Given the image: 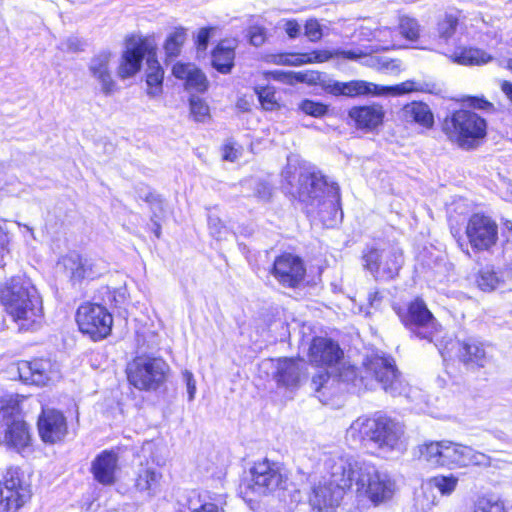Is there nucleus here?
Listing matches in <instances>:
<instances>
[{
	"label": "nucleus",
	"mask_w": 512,
	"mask_h": 512,
	"mask_svg": "<svg viewBox=\"0 0 512 512\" xmlns=\"http://www.w3.org/2000/svg\"><path fill=\"white\" fill-rule=\"evenodd\" d=\"M304 34L311 42H318L323 37V29L318 20L309 19L304 26Z\"/></svg>",
	"instance_id": "49530a36"
},
{
	"label": "nucleus",
	"mask_w": 512,
	"mask_h": 512,
	"mask_svg": "<svg viewBox=\"0 0 512 512\" xmlns=\"http://www.w3.org/2000/svg\"><path fill=\"white\" fill-rule=\"evenodd\" d=\"M450 59L460 65H481L490 62L492 57L482 49L464 47L455 50Z\"/></svg>",
	"instance_id": "473e14b6"
},
{
	"label": "nucleus",
	"mask_w": 512,
	"mask_h": 512,
	"mask_svg": "<svg viewBox=\"0 0 512 512\" xmlns=\"http://www.w3.org/2000/svg\"><path fill=\"white\" fill-rule=\"evenodd\" d=\"M152 50L153 47L146 38L139 35L128 37L117 68V74L121 79L133 77L140 71L142 61L147 55V93L151 97H156L162 92L164 71L155 59Z\"/></svg>",
	"instance_id": "7ed1b4c3"
},
{
	"label": "nucleus",
	"mask_w": 512,
	"mask_h": 512,
	"mask_svg": "<svg viewBox=\"0 0 512 512\" xmlns=\"http://www.w3.org/2000/svg\"><path fill=\"white\" fill-rule=\"evenodd\" d=\"M239 154L237 149L233 147L230 143H227L223 147V158L227 161H235L238 158Z\"/></svg>",
	"instance_id": "052dcab7"
},
{
	"label": "nucleus",
	"mask_w": 512,
	"mask_h": 512,
	"mask_svg": "<svg viewBox=\"0 0 512 512\" xmlns=\"http://www.w3.org/2000/svg\"><path fill=\"white\" fill-rule=\"evenodd\" d=\"M274 77L280 81L286 83H294V82H311L314 80V77L308 78V75L302 72H283V71H275L273 73Z\"/></svg>",
	"instance_id": "c03bdc74"
},
{
	"label": "nucleus",
	"mask_w": 512,
	"mask_h": 512,
	"mask_svg": "<svg viewBox=\"0 0 512 512\" xmlns=\"http://www.w3.org/2000/svg\"><path fill=\"white\" fill-rule=\"evenodd\" d=\"M61 47L68 52H78L83 50V43L76 37H70L61 43Z\"/></svg>",
	"instance_id": "13d9d810"
},
{
	"label": "nucleus",
	"mask_w": 512,
	"mask_h": 512,
	"mask_svg": "<svg viewBox=\"0 0 512 512\" xmlns=\"http://www.w3.org/2000/svg\"><path fill=\"white\" fill-rule=\"evenodd\" d=\"M327 91L335 96L342 95L343 82L334 81L326 87Z\"/></svg>",
	"instance_id": "680f3d73"
},
{
	"label": "nucleus",
	"mask_w": 512,
	"mask_h": 512,
	"mask_svg": "<svg viewBox=\"0 0 512 512\" xmlns=\"http://www.w3.org/2000/svg\"><path fill=\"white\" fill-rule=\"evenodd\" d=\"M118 466L117 454L112 451H103L92 462V474L99 483L112 485L115 483V472Z\"/></svg>",
	"instance_id": "bb28decb"
},
{
	"label": "nucleus",
	"mask_w": 512,
	"mask_h": 512,
	"mask_svg": "<svg viewBox=\"0 0 512 512\" xmlns=\"http://www.w3.org/2000/svg\"><path fill=\"white\" fill-rule=\"evenodd\" d=\"M0 303L19 331H34L41 326L42 300L31 279L12 277L0 288Z\"/></svg>",
	"instance_id": "f257e3e1"
},
{
	"label": "nucleus",
	"mask_w": 512,
	"mask_h": 512,
	"mask_svg": "<svg viewBox=\"0 0 512 512\" xmlns=\"http://www.w3.org/2000/svg\"><path fill=\"white\" fill-rule=\"evenodd\" d=\"M259 101L266 110H273L276 105L274 93L269 88H264L258 92Z\"/></svg>",
	"instance_id": "603ef678"
},
{
	"label": "nucleus",
	"mask_w": 512,
	"mask_h": 512,
	"mask_svg": "<svg viewBox=\"0 0 512 512\" xmlns=\"http://www.w3.org/2000/svg\"><path fill=\"white\" fill-rule=\"evenodd\" d=\"M213 28L204 27L201 28L197 34L196 46L198 51H205L207 49L211 31Z\"/></svg>",
	"instance_id": "864d4df0"
},
{
	"label": "nucleus",
	"mask_w": 512,
	"mask_h": 512,
	"mask_svg": "<svg viewBox=\"0 0 512 512\" xmlns=\"http://www.w3.org/2000/svg\"><path fill=\"white\" fill-rule=\"evenodd\" d=\"M365 60L363 62L364 65L374 67L376 66L377 60L374 57H370L369 55L363 57Z\"/></svg>",
	"instance_id": "774afa93"
},
{
	"label": "nucleus",
	"mask_w": 512,
	"mask_h": 512,
	"mask_svg": "<svg viewBox=\"0 0 512 512\" xmlns=\"http://www.w3.org/2000/svg\"><path fill=\"white\" fill-rule=\"evenodd\" d=\"M404 326L416 337L431 341L437 331V323L424 301L416 299L401 316Z\"/></svg>",
	"instance_id": "2eb2a0df"
},
{
	"label": "nucleus",
	"mask_w": 512,
	"mask_h": 512,
	"mask_svg": "<svg viewBox=\"0 0 512 512\" xmlns=\"http://www.w3.org/2000/svg\"><path fill=\"white\" fill-rule=\"evenodd\" d=\"M182 377L186 383L188 400L193 401L196 393V381L194 379V376L190 371L185 370L182 373Z\"/></svg>",
	"instance_id": "5fc2aeb1"
},
{
	"label": "nucleus",
	"mask_w": 512,
	"mask_h": 512,
	"mask_svg": "<svg viewBox=\"0 0 512 512\" xmlns=\"http://www.w3.org/2000/svg\"><path fill=\"white\" fill-rule=\"evenodd\" d=\"M112 56L108 50L100 51L91 58L88 66L91 76L99 82L101 91L105 95H111L117 89L110 66Z\"/></svg>",
	"instance_id": "4be33fe9"
},
{
	"label": "nucleus",
	"mask_w": 512,
	"mask_h": 512,
	"mask_svg": "<svg viewBox=\"0 0 512 512\" xmlns=\"http://www.w3.org/2000/svg\"><path fill=\"white\" fill-rule=\"evenodd\" d=\"M187 39L186 29L179 27L176 28L172 33L167 37L164 49L167 57L174 58L177 57L180 52L183 44Z\"/></svg>",
	"instance_id": "e433bc0d"
},
{
	"label": "nucleus",
	"mask_w": 512,
	"mask_h": 512,
	"mask_svg": "<svg viewBox=\"0 0 512 512\" xmlns=\"http://www.w3.org/2000/svg\"><path fill=\"white\" fill-rule=\"evenodd\" d=\"M362 266L375 280L394 279L404 262L400 248L384 243L367 244L361 255Z\"/></svg>",
	"instance_id": "6e6552de"
},
{
	"label": "nucleus",
	"mask_w": 512,
	"mask_h": 512,
	"mask_svg": "<svg viewBox=\"0 0 512 512\" xmlns=\"http://www.w3.org/2000/svg\"><path fill=\"white\" fill-rule=\"evenodd\" d=\"M444 449V441L429 442L419 447L420 456L427 462L442 466V451Z\"/></svg>",
	"instance_id": "58836bf2"
},
{
	"label": "nucleus",
	"mask_w": 512,
	"mask_h": 512,
	"mask_svg": "<svg viewBox=\"0 0 512 512\" xmlns=\"http://www.w3.org/2000/svg\"><path fill=\"white\" fill-rule=\"evenodd\" d=\"M400 33L408 40L415 41L420 35V25L414 18L402 16L399 20Z\"/></svg>",
	"instance_id": "ea45409f"
},
{
	"label": "nucleus",
	"mask_w": 512,
	"mask_h": 512,
	"mask_svg": "<svg viewBox=\"0 0 512 512\" xmlns=\"http://www.w3.org/2000/svg\"><path fill=\"white\" fill-rule=\"evenodd\" d=\"M282 176L284 188L292 197L306 206H315L321 202L327 182L320 171L314 167L297 168L288 165Z\"/></svg>",
	"instance_id": "0eeeda50"
},
{
	"label": "nucleus",
	"mask_w": 512,
	"mask_h": 512,
	"mask_svg": "<svg viewBox=\"0 0 512 512\" xmlns=\"http://www.w3.org/2000/svg\"><path fill=\"white\" fill-rule=\"evenodd\" d=\"M385 112L378 104L353 107L349 117L355 122L357 128L372 131L383 122Z\"/></svg>",
	"instance_id": "a878e982"
},
{
	"label": "nucleus",
	"mask_w": 512,
	"mask_h": 512,
	"mask_svg": "<svg viewBox=\"0 0 512 512\" xmlns=\"http://www.w3.org/2000/svg\"><path fill=\"white\" fill-rule=\"evenodd\" d=\"M322 368V370H320L317 374L313 375L312 377L311 385L316 392H319L322 388H325L326 384L330 380V368Z\"/></svg>",
	"instance_id": "de8ad7c7"
},
{
	"label": "nucleus",
	"mask_w": 512,
	"mask_h": 512,
	"mask_svg": "<svg viewBox=\"0 0 512 512\" xmlns=\"http://www.w3.org/2000/svg\"><path fill=\"white\" fill-rule=\"evenodd\" d=\"M331 53H332V58L337 57V58H344V59H348V60H358V59H361L362 57H366V56H368V54H370V52L364 51L362 49H353V50L337 49Z\"/></svg>",
	"instance_id": "8fccbe9b"
},
{
	"label": "nucleus",
	"mask_w": 512,
	"mask_h": 512,
	"mask_svg": "<svg viewBox=\"0 0 512 512\" xmlns=\"http://www.w3.org/2000/svg\"><path fill=\"white\" fill-rule=\"evenodd\" d=\"M332 58V53L327 50L313 51L311 53H304L298 55H291L286 57L284 63L299 66L306 63L324 62Z\"/></svg>",
	"instance_id": "4c0bfd02"
},
{
	"label": "nucleus",
	"mask_w": 512,
	"mask_h": 512,
	"mask_svg": "<svg viewBox=\"0 0 512 512\" xmlns=\"http://www.w3.org/2000/svg\"><path fill=\"white\" fill-rule=\"evenodd\" d=\"M209 230L211 235L217 240H222L228 234L227 228L222 224L219 218H209Z\"/></svg>",
	"instance_id": "3c124183"
},
{
	"label": "nucleus",
	"mask_w": 512,
	"mask_h": 512,
	"mask_svg": "<svg viewBox=\"0 0 512 512\" xmlns=\"http://www.w3.org/2000/svg\"><path fill=\"white\" fill-rule=\"evenodd\" d=\"M190 112L198 122H204L209 117L208 105L197 96L190 97Z\"/></svg>",
	"instance_id": "79ce46f5"
},
{
	"label": "nucleus",
	"mask_w": 512,
	"mask_h": 512,
	"mask_svg": "<svg viewBox=\"0 0 512 512\" xmlns=\"http://www.w3.org/2000/svg\"><path fill=\"white\" fill-rule=\"evenodd\" d=\"M76 321L82 333L100 340L110 334L113 318L104 306L85 303L78 308Z\"/></svg>",
	"instance_id": "f8f14e48"
},
{
	"label": "nucleus",
	"mask_w": 512,
	"mask_h": 512,
	"mask_svg": "<svg viewBox=\"0 0 512 512\" xmlns=\"http://www.w3.org/2000/svg\"><path fill=\"white\" fill-rule=\"evenodd\" d=\"M457 353L460 361L470 368H483L490 361L484 344L474 338L459 342Z\"/></svg>",
	"instance_id": "b1692460"
},
{
	"label": "nucleus",
	"mask_w": 512,
	"mask_h": 512,
	"mask_svg": "<svg viewBox=\"0 0 512 512\" xmlns=\"http://www.w3.org/2000/svg\"><path fill=\"white\" fill-rule=\"evenodd\" d=\"M486 121L470 110H458L446 117L443 130L461 148L470 149L486 135Z\"/></svg>",
	"instance_id": "1a4fd4ad"
},
{
	"label": "nucleus",
	"mask_w": 512,
	"mask_h": 512,
	"mask_svg": "<svg viewBox=\"0 0 512 512\" xmlns=\"http://www.w3.org/2000/svg\"><path fill=\"white\" fill-rule=\"evenodd\" d=\"M466 236L474 250L487 251L497 242L498 225L491 217L475 213L467 222Z\"/></svg>",
	"instance_id": "dca6fc26"
},
{
	"label": "nucleus",
	"mask_w": 512,
	"mask_h": 512,
	"mask_svg": "<svg viewBox=\"0 0 512 512\" xmlns=\"http://www.w3.org/2000/svg\"><path fill=\"white\" fill-rule=\"evenodd\" d=\"M59 264L63 267L67 277L74 283L84 279H93L100 274L95 269L91 259L82 257L77 253L67 254L61 259Z\"/></svg>",
	"instance_id": "5701e85b"
},
{
	"label": "nucleus",
	"mask_w": 512,
	"mask_h": 512,
	"mask_svg": "<svg viewBox=\"0 0 512 512\" xmlns=\"http://www.w3.org/2000/svg\"><path fill=\"white\" fill-rule=\"evenodd\" d=\"M300 25L294 19L287 20L285 23V32L290 38H296L300 35Z\"/></svg>",
	"instance_id": "bf43d9fd"
},
{
	"label": "nucleus",
	"mask_w": 512,
	"mask_h": 512,
	"mask_svg": "<svg viewBox=\"0 0 512 512\" xmlns=\"http://www.w3.org/2000/svg\"><path fill=\"white\" fill-rule=\"evenodd\" d=\"M9 239L7 233L0 227V252L5 250L8 245Z\"/></svg>",
	"instance_id": "69168bd1"
},
{
	"label": "nucleus",
	"mask_w": 512,
	"mask_h": 512,
	"mask_svg": "<svg viewBox=\"0 0 512 512\" xmlns=\"http://www.w3.org/2000/svg\"><path fill=\"white\" fill-rule=\"evenodd\" d=\"M471 106L478 109H489L492 104L481 98H471Z\"/></svg>",
	"instance_id": "e2e57ef3"
},
{
	"label": "nucleus",
	"mask_w": 512,
	"mask_h": 512,
	"mask_svg": "<svg viewBox=\"0 0 512 512\" xmlns=\"http://www.w3.org/2000/svg\"><path fill=\"white\" fill-rule=\"evenodd\" d=\"M501 89H502L503 93L512 102V83H510L509 81H503L501 84Z\"/></svg>",
	"instance_id": "0e129e2a"
},
{
	"label": "nucleus",
	"mask_w": 512,
	"mask_h": 512,
	"mask_svg": "<svg viewBox=\"0 0 512 512\" xmlns=\"http://www.w3.org/2000/svg\"><path fill=\"white\" fill-rule=\"evenodd\" d=\"M249 487L259 495H268L279 489H287L288 477L283 468L268 459L255 462L250 469Z\"/></svg>",
	"instance_id": "9b49d317"
},
{
	"label": "nucleus",
	"mask_w": 512,
	"mask_h": 512,
	"mask_svg": "<svg viewBox=\"0 0 512 512\" xmlns=\"http://www.w3.org/2000/svg\"><path fill=\"white\" fill-rule=\"evenodd\" d=\"M474 512H505V509L501 502L481 499L478 501Z\"/></svg>",
	"instance_id": "09e8293b"
},
{
	"label": "nucleus",
	"mask_w": 512,
	"mask_h": 512,
	"mask_svg": "<svg viewBox=\"0 0 512 512\" xmlns=\"http://www.w3.org/2000/svg\"><path fill=\"white\" fill-rule=\"evenodd\" d=\"M350 466L344 454H333L325 461L326 475L313 485L309 494V504L318 512L340 504L346 490L351 488L348 477Z\"/></svg>",
	"instance_id": "20e7f679"
},
{
	"label": "nucleus",
	"mask_w": 512,
	"mask_h": 512,
	"mask_svg": "<svg viewBox=\"0 0 512 512\" xmlns=\"http://www.w3.org/2000/svg\"><path fill=\"white\" fill-rule=\"evenodd\" d=\"M300 109L307 115L313 116V117H322L324 116L328 108L326 105L315 102L309 99H305L300 104Z\"/></svg>",
	"instance_id": "37998d69"
},
{
	"label": "nucleus",
	"mask_w": 512,
	"mask_h": 512,
	"mask_svg": "<svg viewBox=\"0 0 512 512\" xmlns=\"http://www.w3.org/2000/svg\"><path fill=\"white\" fill-rule=\"evenodd\" d=\"M38 430L45 443L54 444L67 434V423L63 414L54 409H43L38 419Z\"/></svg>",
	"instance_id": "aec40b11"
},
{
	"label": "nucleus",
	"mask_w": 512,
	"mask_h": 512,
	"mask_svg": "<svg viewBox=\"0 0 512 512\" xmlns=\"http://www.w3.org/2000/svg\"><path fill=\"white\" fill-rule=\"evenodd\" d=\"M433 487L437 488L442 495H450L457 487L458 478L454 475L435 476L430 480Z\"/></svg>",
	"instance_id": "a19ab883"
},
{
	"label": "nucleus",
	"mask_w": 512,
	"mask_h": 512,
	"mask_svg": "<svg viewBox=\"0 0 512 512\" xmlns=\"http://www.w3.org/2000/svg\"><path fill=\"white\" fill-rule=\"evenodd\" d=\"M250 43L254 46H261L266 39L265 30L261 27H252L249 30Z\"/></svg>",
	"instance_id": "6e6d98bb"
},
{
	"label": "nucleus",
	"mask_w": 512,
	"mask_h": 512,
	"mask_svg": "<svg viewBox=\"0 0 512 512\" xmlns=\"http://www.w3.org/2000/svg\"><path fill=\"white\" fill-rule=\"evenodd\" d=\"M399 118L406 124H415L425 129L434 125V115L430 107L421 101H412L402 107Z\"/></svg>",
	"instance_id": "393cba45"
},
{
	"label": "nucleus",
	"mask_w": 512,
	"mask_h": 512,
	"mask_svg": "<svg viewBox=\"0 0 512 512\" xmlns=\"http://www.w3.org/2000/svg\"><path fill=\"white\" fill-rule=\"evenodd\" d=\"M461 18L460 11L446 12L437 22L436 37L439 44H447L454 36Z\"/></svg>",
	"instance_id": "72a5a7b5"
},
{
	"label": "nucleus",
	"mask_w": 512,
	"mask_h": 512,
	"mask_svg": "<svg viewBox=\"0 0 512 512\" xmlns=\"http://www.w3.org/2000/svg\"><path fill=\"white\" fill-rule=\"evenodd\" d=\"M476 282L482 291L490 292L503 284L511 283L512 279L504 277V268L498 272L494 266L487 265L479 271Z\"/></svg>",
	"instance_id": "2f4dec72"
},
{
	"label": "nucleus",
	"mask_w": 512,
	"mask_h": 512,
	"mask_svg": "<svg viewBox=\"0 0 512 512\" xmlns=\"http://www.w3.org/2000/svg\"><path fill=\"white\" fill-rule=\"evenodd\" d=\"M234 58V49L220 43L212 52V65L220 73L227 74L234 66Z\"/></svg>",
	"instance_id": "c9c22d12"
},
{
	"label": "nucleus",
	"mask_w": 512,
	"mask_h": 512,
	"mask_svg": "<svg viewBox=\"0 0 512 512\" xmlns=\"http://www.w3.org/2000/svg\"><path fill=\"white\" fill-rule=\"evenodd\" d=\"M442 466H468L485 465L489 462V458L480 452L475 451L469 446L444 441V449L442 451Z\"/></svg>",
	"instance_id": "6ab92c4d"
},
{
	"label": "nucleus",
	"mask_w": 512,
	"mask_h": 512,
	"mask_svg": "<svg viewBox=\"0 0 512 512\" xmlns=\"http://www.w3.org/2000/svg\"><path fill=\"white\" fill-rule=\"evenodd\" d=\"M0 431L4 433L6 443L17 450L23 449L29 444V429L22 417L3 426Z\"/></svg>",
	"instance_id": "7c9ffc66"
},
{
	"label": "nucleus",
	"mask_w": 512,
	"mask_h": 512,
	"mask_svg": "<svg viewBox=\"0 0 512 512\" xmlns=\"http://www.w3.org/2000/svg\"><path fill=\"white\" fill-rule=\"evenodd\" d=\"M255 194L261 200H268L272 196V187L266 182H257Z\"/></svg>",
	"instance_id": "4d7b16f0"
},
{
	"label": "nucleus",
	"mask_w": 512,
	"mask_h": 512,
	"mask_svg": "<svg viewBox=\"0 0 512 512\" xmlns=\"http://www.w3.org/2000/svg\"><path fill=\"white\" fill-rule=\"evenodd\" d=\"M279 497L290 505H297L302 501V494L293 484L287 482V489H279Z\"/></svg>",
	"instance_id": "a18cd8bd"
},
{
	"label": "nucleus",
	"mask_w": 512,
	"mask_h": 512,
	"mask_svg": "<svg viewBox=\"0 0 512 512\" xmlns=\"http://www.w3.org/2000/svg\"><path fill=\"white\" fill-rule=\"evenodd\" d=\"M168 372V364L154 357H138L127 367L129 382L140 390L157 389L165 382Z\"/></svg>",
	"instance_id": "9d476101"
},
{
	"label": "nucleus",
	"mask_w": 512,
	"mask_h": 512,
	"mask_svg": "<svg viewBox=\"0 0 512 512\" xmlns=\"http://www.w3.org/2000/svg\"><path fill=\"white\" fill-rule=\"evenodd\" d=\"M305 267L302 260L292 254H283L276 258L272 274L278 282L286 287L294 288L304 279Z\"/></svg>",
	"instance_id": "f3484780"
},
{
	"label": "nucleus",
	"mask_w": 512,
	"mask_h": 512,
	"mask_svg": "<svg viewBox=\"0 0 512 512\" xmlns=\"http://www.w3.org/2000/svg\"><path fill=\"white\" fill-rule=\"evenodd\" d=\"M308 357L312 365L335 368L343 357V351L332 339L315 337L310 344Z\"/></svg>",
	"instance_id": "a211bd4d"
},
{
	"label": "nucleus",
	"mask_w": 512,
	"mask_h": 512,
	"mask_svg": "<svg viewBox=\"0 0 512 512\" xmlns=\"http://www.w3.org/2000/svg\"><path fill=\"white\" fill-rule=\"evenodd\" d=\"M333 198L336 199L337 202L340 200V188L337 184L331 185V191Z\"/></svg>",
	"instance_id": "338daca9"
},
{
	"label": "nucleus",
	"mask_w": 512,
	"mask_h": 512,
	"mask_svg": "<svg viewBox=\"0 0 512 512\" xmlns=\"http://www.w3.org/2000/svg\"><path fill=\"white\" fill-rule=\"evenodd\" d=\"M349 463L348 477L351 486L356 485L357 491L364 493L371 502L380 504L390 500L396 490L395 481L370 462L358 459L352 455L344 454Z\"/></svg>",
	"instance_id": "423d86ee"
},
{
	"label": "nucleus",
	"mask_w": 512,
	"mask_h": 512,
	"mask_svg": "<svg viewBox=\"0 0 512 512\" xmlns=\"http://www.w3.org/2000/svg\"><path fill=\"white\" fill-rule=\"evenodd\" d=\"M173 75L181 80H185L187 90L204 92L208 87V80L205 74L191 63H176L172 69Z\"/></svg>",
	"instance_id": "c85d7f7f"
},
{
	"label": "nucleus",
	"mask_w": 512,
	"mask_h": 512,
	"mask_svg": "<svg viewBox=\"0 0 512 512\" xmlns=\"http://www.w3.org/2000/svg\"><path fill=\"white\" fill-rule=\"evenodd\" d=\"M162 474L153 467L142 466L137 474L135 487L149 497L157 495L161 490Z\"/></svg>",
	"instance_id": "c756f323"
},
{
	"label": "nucleus",
	"mask_w": 512,
	"mask_h": 512,
	"mask_svg": "<svg viewBox=\"0 0 512 512\" xmlns=\"http://www.w3.org/2000/svg\"><path fill=\"white\" fill-rule=\"evenodd\" d=\"M431 87L427 82L407 80L394 86H379L374 83L355 80L343 83L342 95L355 97L359 95H404L411 92H431Z\"/></svg>",
	"instance_id": "ddd939ff"
},
{
	"label": "nucleus",
	"mask_w": 512,
	"mask_h": 512,
	"mask_svg": "<svg viewBox=\"0 0 512 512\" xmlns=\"http://www.w3.org/2000/svg\"><path fill=\"white\" fill-rule=\"evenodd\" d=\"M346 436L354 443L373 445L384 452L399 450L404 426L395 419L377 413L373 417H358L347 429Z\"/></svg>",
	"instance_id": "f03ea898"
},
{
	"label": "nucleus",
	"mask_w": 512,
	"mask_h": 512,
	"mask_svg": "<svg viewBox=\"0 0 512 512\" xmlns=\"http://www.w3.org/2000/svg\"><path fill=\"white\" fill-rule=\"evenodd\" d=\"M22 417L19 396L5 395L0 398V429L7 426L10 422Z\"/></svg>",
	"instance_id": "f704fd0d"
},
{
	"label": "nucleus",
	"mask_w": 512,
	"mask_h": 512,
	"mask_svg": "<svg viewBox=\"0 0 512 512\" xmlns=\"http://www.w3.org/2000/svg\"><path fill=\"white\" fill-rule=\"evenodd\" d=\"M302 366L301 361L293 358L278 359L273 377L278 385L287 388L296 387L302 375Z\"/></svg>",
	"instance_id": "cd10ccee"
},
{
	"label": "nucleus",
	"mask_w": 512,
	"mask_h": 512,
	"mask_svg": "<svg viewBox=\"0 0 512 512\" xmlns=\"http://www.w3.org/2000/svg\"><path fill=\"white\" fill-rule=\"evenodd\" d=\"M363 372L364 374L358 376L354 367H348L339 376L343 382H351L358 391L372 389L373 380L392 396L405 395L408 391L407 384L401 378L392 358L372 357L365 363Z\"/></svg>",
	"instance_id": "39448f33"
},
{
	"label": "nucleus",
	"mask_w": 512,
	"mask_h": 512,
	"mask_svg": "<svg viewBox=\"0 0 512 512\" xmlns=\"http://www.w3.org/2000/svg\"><path fill=\"white\" fill-rule=\"evenodd\" d=\"M18 373L20 379L25 383L38 386L46 385L58 377V371L53 368L50 360L46 359L21 362L18 365Z\"/></svg>",
	"instance_id": "412c9836"
},
{
	"label": "nucleus",
	"mask_w": 512,
	"mask_h": 512,
	"mask_svg": "<svg viewBox=\"0 0 512 512\" xmlns=\"http://www.w3.org/2000/svg\"><path fill=\"white\" fill-rule=\"evenodd\" d=\"M30 496V486L21 479L19 470L8 469L0 482V512H18Z\"/></svg>",
	"instance_id": "4468645a"
}]
</instances>
